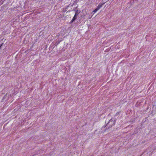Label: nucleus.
I'll return each instance as SVG.
<instances>
[{
  "mask_svg": "<svg viewBox=\"0 0 156 156\" xmlns=\"http://www.w3.org/2000/svg\"><path fill=\"white\" fill-rule=\"evenodd\" d=\"M98 10L97 9H95L94 10V11H93V12H94V13H95Z\"/></svg>",
  "mask_w": 156,
  "mask_h": 156,
  "instance_id": "39448f33",
  "label": "nucleus"
},
{
  "mask_svg": "<svg viewBox=\"0 0 156 156\" xmlns=\"http://www.w3.org/2000/svg\"><path fill=\"white\" fill-rule=\"evenodd\" d=\"M77 16H75L74 15L73 19L70 22V23H72L77 18Z\"/></svg>",
  "mask_w": 156,
  "mask_h": 156,
  "instance_id": "7ed1b4c3",
  "label": "nucleus"
},
{
  "mask_svg": "<svg viewBox=\"0 0 156 156\" xmlns=\"http://www.w3.org/2000/svg\"><path fill=\"white\" fill-rule=\"evenodd\" d=\"M105 2L104 3H99V5H98V6H97V9L99 10V9L103 5L105 4Z\"/></svg>",
  "mask_w": 156,
  "mask_h": 156,
  "instance_id": "f03ea898",
  "label": "nucleus"
},
{
  "mask_svg": "<svg viewBox=\"0 0 156 156\" xmlns=\"http://www.w3.org/2000/svg\"><path fill=\"white\" fill-rule=\"evenodd\" d=\"M115 124V122L113 121V120H112V119H110V121L108 122V124L109 125L110 124L111 126H112L113 125H114Z\"/></svg>",
  "mask_w": 156,
  "mask_h": 156,
  "instance_id": "f257e3e1",
  "label": "nucleus"
},
{
  "mask_svg": "<svg viewBox=\"0 0 156 156\" xmlns=\"http://www.w3.org/2000/svg\"><path fill=\"white\" fill-rule=\"evenodd\" d=\"M80 13V10H76L75 11V16H78L79 14Z\"/></svg>",
  "mask_w": 156,
  "mask_h": 156,
  "instance_id": "20e7f679",
  "label": "nucleus"
},
{
  "mask_svg": "<svg viewBox=\"0 0 156 156\" xmlns=\"http://www.w3.org/2000/svg\"><path fill=\"white\" fill-rule=\"evenodd\" d=\"M3 44V43H2V44H1L0 45V48H1V46Z\"/></svg>",
  "mask_w": 156,
  "mask_h": 156,
  "instance_id": "423d86ee",
  "label": "nucleus"
}]
</instances>
